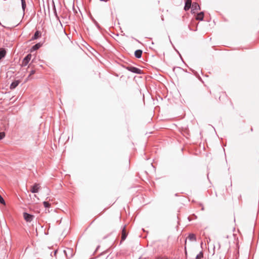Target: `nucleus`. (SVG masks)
Masks as SVG:
<instances>
[{
    "mask_svg": "<svg viewBox=\"0 0 259 259\" xmlns=\"http://www.w3.org/2000/svg\"><path fill=\"white\" fill-rule=\"evenodd\" d=\"M31 58V55L30 54H28L22 60L21 66H26L29 62Z\"/></svg>",
    "mask_w": 259,
    "mask_h": 259,
    "instance_id": "1",
    "label": "nucleus"
},
{
    "mask_svg": "<svg viewBox=\"0 0 259 259\" xmlns=\"http://www.w3.org/2000/svg\"><path fill=\"white\" fill-rule=\"evenodd\" d=\"M23 217L25 221L28 222H31L34 218V216L33 215L30 214L27 212L23 213Z\"/></svg>",
    "mask_w": 259,
    "mask_h": 259,
    "instance_id": "2",
    "label": "nucleus"
},
{
    "mask_svg": "<svg viewBox=\"0 0 259 259\" xmlns=\"http://www.w3.org/2000/svg\"><path fill=\"white\" fill-rule=\"evenodd\" d=\"M40 189V186L38 184H35L33 186H31L30 191L32 193H37Z\"/></svg>",
    "mask_w": 259,
    "mask_h": 259,
    "instance_id": "3",
    "label": "nucleus"
},
{
    "mask_svg": "<svg viewBox=\"0 0 259 259\" xmlns=\"http://www.w3.org/2000/svg\"><path fill=\"white\" fill-rule=\"evenodd\" d=\"M128 70L131 71L132 72L140 74L141 73V70L137 68L134 67H128Z\"/></svg>",
    "mask_w": 259,
    "mask_h": 259,
    "instance_id": "4",
    "label": "nucleus"
},
{
    "mask_svg": "<svg viewBox=\"0 0 259 259\" xmlns=\"http://www.w3.org/2000/svg\"><path fill=\"white\" fill-rule=\"evenodd\" d=\"M200 10L199 5L197 3H194L192 5V12L195 13V11H198Z\"/></svg>",
    "mask_w": 259,
    "mask_h": 259,
    "instance_id": "5",
    "label": "nucleus"
},
{
    "mask_svg": "<svg viewBox=\"0 0 259 259\" xmlns=\"http://www.w3.org/2000/svg\"><path fill=\"white\" fill-rule=\"evenodd\" d=\"M185 6L184 7V10L185 11H188L191 6L192 1L191 0H185Z\"/></svg>",
    "mask_w": 259,
    "mask_h": 259,
    "instance_id": "6",
    "label": "nucleus"
},
{
    "mask_svg": "<svg viewBox=\"0 0 259 259\" xmlns=\"http://www.w3.org/2000/svg\"><path fill=\"white\" fill-rule=\"evenodd\" d=\"M127 237V234L125 231V226H124L122 230L121 241H124Z\"/></svg>",
    "mask_w": 259,
    "mask_h": 259,
    "instance_id": "7",
    "label": "nucleus"
},
{
    "mask_svg": "<svg viewBox=\"0 0 259 259\" xmlns=\"http://www.w3.org/2000/svg\"><path fill=\"white\" fill-rule=\"evenodd\" d=\"M204 17V13L203 12H200L198 13L196 17V19L197 20H202Z\"/></svg>",
    "mask_w": 259,
    "mask_h": 259,
    "instance_id": "8",
    "label": "nucleus"
},
{
    "mask_svg": "<svg viewBox=\"0 0 259 259\" xmlns=\"http://www.w3.org/2000/svg\"><path fill=\"white\" fill-rule=\"evenodd\" d=\"M189 240L192 241H196V237L194 234H190L187 238Z\"/></svg>",
    "mask_w": 259,
    "mask_h": 259,
    "instance_id": "9",
    "label": "nucleus"
},
{
    "mask_svg": "<svg viewBox=\"0 0 259 259\" xmlns=\"http://www.w3.org/2000/svg\"><path fill=\"white\" fill-rule=\"evenodd\" d=\"M19 82H20V81L18 80H16V81L13 82L10 85V89H15L19 84Z\"/></svg>",
    "mask_w": 259,
    "mask_h": 259,
    "instance_id": "10",
    "label": "nucleus"
},
{
    "mask_svg": "<svg viewBox=\"0 0 259 259\" xmlns=\"http://www.w3.org/2000/svg\"><path fill=\"white\" fill-rule=\"evenodd\" d=\"M142 54V51H141L140 50H137L135 52V55L138 58H141Z\"/></svg>",
    "mask_w": 259,
    "mask_h": 259,
    "instance_id": "11",
    "label": "nucleus"
},
{
    "mask_svg": "<svg viewBox=\"0 0 259 259\" xmlns=\"http://www.w3.org/2000/svg\"><path fill=\"white\" fill-rule=\"evenodd\" d=\"M6 54V52L5 50L2 49L0 51V60L5 56Z\"/></svg>",
    "mask_w": 259,
    "mask_h": 259,
    "instance_id": "12",
    "label": "nucleus"
},
{
    "mask_svg": "<svg viewBox=\"0 0 259 259\" xmlns=\"http://www.w3.org/2000/svg\"><path fill=\"white\" fill-rule=\"evenodd\" d=\"M40 36V33L38 31H36L33 37V39L38 38Z\"/></svg>",
    "mask_w": 259,
    "mask_h": 259,
    "instance_id": "13",
    "label": "nucleus"
},
{
    "mask_svg": "<svg viewBox=\"0 0 259 259\" xmlns=\"http://www.w3.org/2000/svg\"><path fill=\"white\" fill-rule=\"evenodd\" d=\"M203 257V252L200 251L196 256V259H201Z\"/></svg>",
    "mask_w": 259,
    "mask_h": 259,
    "instance_id": "14",
    "label": "nucleus"
},
{
    "mask_svg": "<svg viewBox=\"0 0 259 259\" xmlns=\"http://www.w3.org/2000/svg\"><path fill=\"white\" fill-rule=\"evenodd\" d=\"M41 45L40 44H37L33 46L32 49L33 50H36L38 49L40 47Z\"/></svg>",
    "mask_w": 259,
    "mask_h": 259,
    "instance_id": "15",
    "label": "nucleus"
},
{
    "mask_svg": "<svg viewBox=\"0 0 259 259\" xmlns=\"http://www.w3.org/2000/svg\"><path fill=\"white\" fill-rule=\"evenodd\" d=\"M43 204L46 208H49L50 207L51 205V204L47 201H44L43 202Z\"/></svg>",
    "mask_w": 259,
    "mask_h": 259,
    "instance_id": "16",
    "label": "nucleus"
},
{
    "mask_svg": "<svg viewBox=\"0 0 259 259\" xmlns=\"http://www.w3.org/2000/svg\"><path fill=\"white\" fill-rule=\"evenodd\" d=\"M35 73V70H32L30 71V74H29V76H28L27 77V80H28L29 79V78L30 77V76H31L32 75L34 74Z\"/></svg>",
    "mask_w": 259,
    "mask_h": 259,
    "instance_id": "17",
    "label": "nucleus"
},
{
    "mask_svg": "<svg viewBox=\"0 0 259 259\" xmlns=\"http://www.w3.org/2000/svg\"><path fill=\"white\" fill-rule=\"evenodd\" d=\"M0 203L4 205L6 204L4 198L2 197V196L1 195H0Z\"/></svg>",
    "mask_w": 259,
    "mask_h": 259,
    "instance_id": "18",
    "label": "nucleus"
},
{
    "mask_svg": "<svg viewBox=\"0 0 259 259\" xmlns=\"http://www.w3.org/2000/svg\"><path fill=\"white\" fill-rule=\"evenodd\" d=\"M5 137V133L4 132L0 133V140H2Z\"/></svg>",
    "mask_w": 259,
    "mask_h": 259,
    "instance_id": "19",
    "label": "nucleus"
},
{
    "mask_svg": "<svg viewBox=\"0 0 259 259\" xmlns=\"http://www.w3.org/2000/svg\"><path fill=\"white\" fill-rule=\"evenodd\" d=\"M22 5L23 9H24V7L26 6L24 0H22Z\"/></svg>",
    "mask_w": 259,
    "mask_h": 259,
    "instance_id": "20",
    "label": "nucleus"
},
{
    "mask_svg": "<svg viewBox=\"0 0 259 259\" xmlns=\"http://www.w3.org/2000/svg\"><path fill=\"white\" fill-rule=\"evenodd\" d=\"M157 259H168V258L166 256H162L158 257Z\"/></svg>",
    "mask_w": 259,
    "mask_h": 259,
    "instance_id": "21",
    "label": "nucleus"
},
{
    "mask_svg": "<svg viewBox=\"0 0 259 259\" xmlns=\"http://www.w3.org/2000/svg\"><path fill=\"white\" fill-rule=\"evenodd\" d=\"M64 132H63V133L61 134L60 138L63 137V135H64Z\"/></svg>",
    "mask_w": 259,
    "mask_h": 259,
    "instance_id": "22",
    "label": "nucleus"
},
{
    "mask_svg": "<svg viewBox=\"0 0 259 259\" xmlns=\"http://www.w3.org/2000/svg\"><path fill=\"white\" fill-rule=\"evenodd\" d=\"M185 254H186V255H187V250H186V247H185Z\"/></svg>",
    "mask_w": 259,
    "mask_h": 259,
    "instance_id": "23",
    "label": "nucleus"
}]
</instances>
